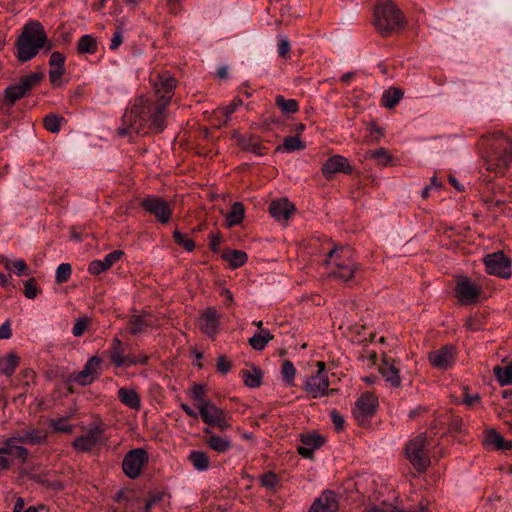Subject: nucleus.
I'll return each instance as SVG.
<instances>
[{"mask_svg": "<svg viewBox=\"0 0 512 512\" xmlns=\"http://www.w3.org/2000/svg\"><path fill=\"white\" fill-rule=\"evenodd\" d=\"M176 81L169 75H162L156 83V92L159 95V103L153 106L151 102L140 96L135 99L131 107L125 112L122 118V126L118 133L125 136L131 133L137 135L146 134L149 128L162 132L165 128L164 109L168 105L175 88Z\"/></svg>", "mask_w": 512, "mask_h": 512, "instance_id": "obj_1", "label": "nucleus"}, {"mask_svg": "<svg viewBox=\"0 0 512 512\" xmlns=\"http://www.w3.org/2000/svg\"><path fill=\"white\" fill-rule=\"evenodd\" d=\"M478 148L488 170L501 172L512 160V141L498 131L483 135Z\"/></svg>", "mask_w": 512, "mask_h": 512, "instance_id": "obj_2", "label": "nucleus"}, {"mask_svg": "<svg viewBox=\"0 0 512 512\" xmlns=\"http://www.w3.org/2000/svg\"><path fill=\"white\" fill-rule=\"evenodd\" d=\"M47 43L44 28L38 21H29L17 41V57L21 62L34 58Z\"/></svg>", "mask_w": 512, "mask_h": 512, "instance_id": "obj_3", "label": "nucleus"}, {"mask_svg": "<svg viewBox=\"0 0 512 512\" xmlns=\"http://www.w3.org/2000/svg\"><path fill=\"white\" fill-rule=\"evenodd\" d=\"M400 10L391 0H379L374 10V25L382 35L396 33L404 27Z\"/></svg>", "mask_w": 512, "mask_h": 512, "instance_id": "obj_4", "label": "nucleus"}, {"mask_svg": "<svg viewBox=\"0 0 512 512\" xmlns=\"http://www.w3.org/2000/svg\"><path fill=\"white\" fill-rule=\"evenodd\" d=\"M324 263L330 267L331 275L344 282L351 280L358 269L351 258L350 248L344 246L329 248Z\"/></svg>", "mask_w": 512, "mask_h": 512, "instance_id": "obj_5", "label": "nucleus"}, {"mask_svg": "<svg viewBox=\"0 0 512 512\" xmlns=\"http://www.w3.org/2000/svg\"><path fill=\"white\" fill-rule=\"evenodd\" d=\"M406 456L411 465L418 471L424 472L430 465L427 450V435L421 433L411 439L406 445Z\"/></svg>", "mask_w": 512, "mask_h": 512, "instance_id": "obj_6", "label": "nucleus"}, {"mask_svg": "<svg viewBox=\"0 0 512 512\" xmlns=\"http://www.w3.org/2000/svg\"><path fill=\"white\" fill-rule=\"evenodd\" d=\"M318 371L315 375L309 377L304 385V390L312 395L313 398L323 397L328 394H334L337 390L329 387V379L326 372V365L322 361L316 363Z\"/></svg>", "mask_w": 512, "mask_h": 512, "instance_id": "obj_7", "label": "nucleus"}, {"mask_svg": "<svg viewBox=\"0 0 512 512\" xmlns=\"http://www.w3.org/2000/svg\"><path fill=\"white\" fill-rule=\"evenodd\" d=\"M42 78V72H34L23 76L17 84L11 85L5 89V100L9 104H13L25 96L33 87L38 85Z\"/></svg>", "mask_w": 512, "mask_h": 512, "instance_id": "obj_8", "label": "nucleus"}, {"mask_svg": "<svg viewBox=\"0 0 512 512\" xmlns=\"http://www.w3.org/2000/svg\"><path fill=\"white\" fill-rule=\"evenodd\" d=\"M148 462V454L142 448L130 450L123 459V472L131 479L138 477L145 463Z\"/></svg>", "mask_w": 512, "mask_h": 512, "instance_id": "obj_9", "label": "nucleus"}, {"mask_svg": "<svg viewBox=\"0 0 512 512\" xmlns=\"http://www.w3.org/2000/svg\"><path fill=\"white\" fill-rule=\"evenodd\" d=\"M377 399L371 393L362 394L355 403L353 415L357 422L364 426L376 412Z\"/></svg>", "mask_w": 512, "mask_h": 512, "instance_id": "obj_10", "label": "nucleus"}, {"mask_svg": "<svg viewBox=\"0 0 512 512\" xmlns=\"http://www.w3.org/2000/svg\"><path fill=\"white\" fill-rule=\"evenodd\" d=\"M483 261L486 267V272L488 274L496 275L505 279L511 276V262L503 252L489 254L483 259Z\"/></svg>", "mask_w": 512, "mask_h": 512, "instance_id": "obj_11", "label": "nucleus"}, {"mask_svg": "<svg viewBox=\"0 0 512 512\" xmlns=\"http://www.w3.org/2000/svg\"><path fill=\"white\" fill-rule=\"evenodd\" d=\"M142 205L146 212L153 214L161 223L169 221L171 207L170 204L162 198L158 196H148L143 200Z\"/></svg>", "mask_w": 512, "mask_h": 512, "instance_id": "obj_12", "label": "nucleus"}, {"mask_svg": "<svg viewBox=\"0 0 512 512\" xmlns=\"http://www.w3.org/2000/svg\"><path fill=\"white\" fill-rule=\"evenodd\" d=\"M455 292L460 303L469 305L477 301L481 293V287L469 278L462 277L457 281Z\"/></svg>", "mask_w": 512, "mask_h": 512, "instance_id": "obj_13", "label": "nucleus"}, {"mask_svg": "<svg viewBox=\"0 0 512 512\" xmlns=\"http://www.w3.org/2000/svg\"><path fill=\"white\" fill-rule=\"evenodd\" d=\"M101 359L97 356L91 357L82 371L72 374L69 377V382H76L81 386L90 385L98 377V370L100 368Z\"/></svg>", "mask_w": 512, "mask_h": 512, "instance_id": "obj_14", "label": "nucleus"}, {"mask_svg": "<svg viewBox=\"0 0 512 512\" xmlns=\"http://www.w3.org/2000/svg\"><path fill=\"white\" fill-rule=\"evenodd\" d=\"M102 434L103 430L99 426H94L90 428L85 435L77 437L72 445L77 451L89 452L101 440Z\"/></svg>", "mask_w": 512, "mask_h": 512, "instance_id": "obj_15", "label": "nucleus"}, {"mask_svg": "<svg viewBox=\"0 0 512 512\" xmlns=\"http://www.w3.org/2000/svg\"><path fill=\"white\" fill-rule=\"evenodd\" d=\"M220 316L217 311L209 307L205 309L198 321L200 330L209 337H214L218 333Z\"/></svg>", "mask_w": 512, "mask_h": 512, "instance_id": "obj_16", "label": "nucleus"}, {"mask_svg": "<svg viewBox=\"0 0 512 512\" xmlns=\"http://www.w3.org/2000/svg\"><path fill=\"white\" fill-rule=\"evenodd\" d=\"M47 433L38 428L26 427L14 433L13 438L16 443L27 445H40L45 442Z\"/></svg>", "mask_w": 512, "mask_h": 512, "instance_id": "obj_17", "label": "nucleus"}, {"mask_svg": "<svg viewBox=\"0 0 512 512\" xmlns=\"http://www.w3.org/2000/svg\"><path fill=\"white\" fill-rule=\"evenodd\" d=\"M350 174L352 167L348 163V160L341 156L335 155L326 160L322 167V173L326 178H331L335 173Z\"/></svg>", "mask_w": 512, "mask_h": 512, "instance_id": "obj_18", "label": "nucleus"}, {"mask_svg": "<svg viewBox=\"0 0 512 512\" xmlns=\"http://www.w3.org/2000/svg\"><path fill=\"white\" fill-rule=\"evenodd\" d=\"M339 503L336 494L331 490H325L312 504L309 512H336Z\"/></svg>", "mask_w": 512, "mask_h": 512, "instance_id": "obj_19", "label": "nucleus"}, {"mask_svg": "<svg viewBox=\"0 0 512 512\" xmlns=\"http://www.w3.org/2000/svg\"><path fill=\"white\" fill-rule=\"evenodd\" d=\"M454 347L444 346L429 354V361L432 366L438 369H447L454 362Z\"/></svg>", "mask_w": 512, "mask_h": 512, "instance_id": "obj_20", "label": "nucleus"}, {"mask_svg": "<svg viewBox=\"0 0 512 512\" xmlns=\"http://www.w3.org/2000/svg\"><path fill=\"white\" fill-rule=\"evenodd\" d=\"M269 211L276 221H288L295 212V206L287 198H280L271 202Z\"/></svg>", "mask_w": 512, "mask_h": 512, "instance_id": "obj_21", "label": "nucleus"}, {"mask_svg": "<svg viewBox=\"0 0 512 512\" xmlns=\"http://www.w3.org/2000/svg\"><path fill=\"white\" fill-rule=\"evenodd\" d=\"M123 252L121 250H114L107 254L102 260H94L89 264L88 271L93 275H99L100 273L108 270L118 260H120Z\"/></svg>", "mask_w": 512, "mask_h": 512, "instance_id": "obj_22", "label": "nucleus"}, {"mask_svg": "<svg viewBox=\"0 0 512 512\" xmlns=\"http://www.w3.org/2000/svg\"><path fill=\"white\" fill-rule=\"evenodd\" d=\"M302 446L297 448L298 453L305 457L311 458L314 451L323 445V438L313 434H302L301 435Z\"/></svg>", "mask_w": 512, "mask_h": 512, "instance_id": "obj_23", "label": "nucleus"}, {"mask_svg": "<svg viewBox=\"0 0 512 512\" xmlns=\"http://www.w3.org/2000/svg\"><path fill=\"white\" fill-rule=\"evenodd\" d=\"M205 442L212 450L218 453H225L231 448V440L228 437L219 436L212 433L210 428H205Z\"/></svg>", "mask_w": 512, "mask_h": 512, "instance_id": "obj_24", "label": "nucleus"}, {"mask_svg": "<svg viewBox=\"0 0 512 512\" xmlns=\"http://www.w3.org/2000/svg\"><path fill=\"white\" fill-rule=\"evenodd\" d=\"M379 372L392 387L398 388L401 385V378L399 370L393 363H390L387 359L383 360V363L379 367Z\"/></svg>", "mask_w": 512, "mask_h": 512, "instance_id": "obj_25", "label": "nucleus"}, {"mask_svg": "<svg viewBox=\"0 0 512 512\" xmlns=\"http://www.w3.org/2000/svg\"><path fill=\"white\" fill-rule=\"evenodd\" d=\"M109 357L115 367H126L129 355H125L123 344L119 338L113 339Z\"/></svg>", "mask_w": 512, "mask_h": 512, "instance_id": "obj_26", "label": "nucleus"}, {"mask_svg": "<svg viewBox=\"0 0 512 512\" xmlns=\"http://www.w3.org/2000/svg\"><path fill=\"white\" fill-rule=\"evenodd\" d=\"M222 258L228 263L231 269H237L243 266L248 260V256L244 251L234 249L224 250Z\"/></svg>", "mask_w": 512, "mask_h": 512, "instance_id": "obj_27", "label": "nucleus"}, {"mask_svg": "<svg viewBox=\"0 0 512 512\" xmlns=\"http://www.w3.org/2000/svg\"><path fill=\"white\" fill-rule=\"evenodd\" d=\"M119 400L127 407L133 410H139L141 401L138 393L129 388L122 387L118 390Z\"/></svg>", "mask_w": 512, "mask_h": 512, "instance_id": "obj_28", "label": "nucleus"}, {"mask_svg": "<svg viewBox=\"0 0 512 512\" xmlns=\"http://www.w3.org/2000/svg\"><path fill=\"white\" fill-rule=\"evenodd\" d=\"M200 416L202 421L206 424H212L215 422L220 416H222L225 411L215 406L211 401L209 403L203 404L199 409Z\"/></svg>", "mask_w": 512, "mask_h": 512, "instance_id": "obj_29", "label": "nucleus"}, {"mask_svg": "<svg viewBox=\"0 0 512 512\" xmlns=\"http://www.w3.org/2000/svg\"><path fill=\"white\" fill-rule=\"evenodd\" d=\"M241 374L246 386L256 388L261 385L263 373L260 368L252 367L251 370H243Z\"/></svg>", "mask_w": 512, "mask_h": 512, "instance_id": "obj_30", "label": "nucleus"}, {"mask_svg": "<svg viewBox=\"0 0 512 512\" xmlns=\"http://www.w3.org/2000/svg\"><path fill=\"white\" fill-rule=\"evenodd\" d=\"M19 364V357L15 353L0 358V372L6 376H11Z\"/></svg>", "mask_w": 512, "mask_h": 512, "instance_id": "obj_31", "label": "nucleus"}, {"mask_svg": "<svg viewBox=\"0 0 512 512\" xmlns=\"http://www.w3.org/2000/svg\"><path fill=\"white\" fill-rule=\"evenodd\" d=\"M403 97V91L399 88H390L384 91L382 95V104L386 108H394L401 98Z\"/></svg>", "mask_w": 512, "mask_h": 512, "instance_id": "obj_32", "label": "nucleus"}, {"mask_svg": "<svg viewBox=\"0 0 512 512\" xmlns=\"http://www.w3.org/2000/svg\"><path fill=\"white\" fill-rule=\"evenodd\" d=\"M366 158L373 159L377 165L386 167L392 162L389 152L384 148L367 151Z\"/></svg>", "mask_w": 512, "mask_h": 512, "instance_id": "obj_33", "label": "nucleus"}, {"mask_svg": "<svg viewBox=\"0 0 512 512\" xmlns=\"http://www.w3.org/2000/svg\"><path fill=\"white\" fill-rule=\"evenodd\" d=\"M272 339L273 335L268 330H262V332L254 334L249 339V344L253 349L260 351L263 350Z\"/></svg>", "mask_w": 512, "mask_h": 512, "instance_id": "obj_34", "label": "nucleus"}, {"mask_svg": "<svg viewBox=\"0 0 512 512\" xmlns=\"http://www.w3.org/2000/svg\"><path fill=\"white\" fill-rule=\"evenodd\" d=\"M189 460L192 462L194 468L198 471H205L209 468L210 460L205 452L192 451L189 454Z\"/></svg>", "mask_w": 512, "mask_h": 512, "instance_id": "obj_35", "label": "nucleus"}, {"mask_svg": "<svg viewBox=\"0 0 512 512\" xmlns=\"http://www.w3.org/2000/svg\"><path fill=\"white\" fill-rule=\"evenodd\" d=\"M244 214L245 209L242 203L235 202L226 214L227 224H241Z\"/></svg>", "mask_w": 512, "mask_h": 512, "instance_id": "obj_36", "label": "nucleus"}, {"mask_svg": "<svg viewBox=\"0 0 512 512\" xmlns=\"http://www.w3.org/2000/svg\"><path fill=\"white\" fill-rule=\"evenodd\" d=\"M486 442L493 445L498 450H509L512 448V441L505 440L499 433L490 431L486 437Z\"/></svg>", "mask_w": 512, "mask_h": 512, "instance_id": "obj_37", "label": "nucleus"}, {"mask_svg": "<svg viewBox=\"0 0 512 512\" xmlns=\"http://www.w3.org/2000/svg\"><path fill=\"white\" fill-rule=\"evenodd\" d=\"M493 371L495 377L502 386L512 383V361L506 366L494 367Z\"/></svg>", "mask_w": 512, "mask_h": 512, "instance_id": "obj_38", "label": "nucleus"}, {"mask_svg": "<svg viewBox=\"0 0 512 512\" xmlns=\"http://www.w3.org/2000/svg\"><path fill=\"white\" fill-rule=\"evenodd\" d=\"M275 103L277 107L286 114L296 113L298 111V102L294 99H285L283 96H276Z\"/></svg>", "mask_w": 512, "mask_h": 512, "instance_id": "obj_39", "label": "nucleus"}, {"mask_svg": "<svg viewBox=\"0 0 512 512\" xmlns=\"http://www.w3.org/2000/svg\"><path fill=\"white\" fill-rule=\"evenodd\" d=\"M78 50L81 53H94L97 50V43L91 35H83L79 40Z\"/></svg>", "mask_w": 512, "mask_h": 512, "instance_id": "obj_40", "label": "nucleus"}, {"mask_svg": "<svg viewBox=\"0 0 512 512\" xmlns=\"http://www.w3.org/2000/svg\"><path fill=\"white\" fill-rule=\"evenodd\" d=\"M2 264L7 270H14L17 275L25 274L28 270L27 264L24 260L10 261L8 258L2 259Z\"/></svg>", "mask_w": 512, "mask_h": 512, "instance_id": "obj_41", "label": "nucleus"}, {"mask_svg": "<svg viewBox=\"0 0 512 512\" xmlns=\"http://www.w3.org/2000/svg\"><path fill=\"white\" fill-rule=\"evenodd\" d=\"M364 512H403L395 506L387 503H381V505H372L367 507ZM410 512H426V508L421 506L419 509Z\"/></svg>", "mask_w": 512, "mask_h": 512, "instance_id": "obj_42", "label": "nucleus"}, {"mask_svg": "<svg viewBox=\"0 0 512 512\" xmlns=\"http://www.w3.org/2000/svg\"><path fill=\"white\" fill-rule=\"evenodd\" d=\"M304 148V145L299 137L290 136L284 139L283 145L279 147V150H283L286 152H293L297 150H301Z\"/></svg>", "mask_w": 512, "mask_h": 512, "instance_id": "obj_43", "label": "nucleus"}, {"mask_svg": "<svg viewBox=\"0 0 512 512\" xmlns=\"http://www.w3.org/2000/svg\"><path fill=\"white\" fill-rule=\"evenodd\" d=\"M190 395L191 397L198 402V408L205 404L209 403V400L205 399L206 396V388L204 385L201 384H194L192 388L190 389Z\"/></svg>", "mask_w": 512, "mask_h": 512, "instance_id": "obj_44", "label": "nucleus"}, {"mask_svg": "<svg viewBox=\"0 0 512 512\" xmlns=\"http://www.w3.org/2000/svg\"><path fill=\"white\" fill-rule=\"evenodd\" d=\"M62 122V117L55 114H49L44 119V126L48 131L56 133L60 130Z\"/></svg>", "mask_w": 512, "mask_h": 512, "instance_id": "obj_45", "label": "nucleus"}, {"mask_svg": "<svg viewBox=\"0 0 512 512\" xmlns=\"http://www.w3.org/2000/svg\"><path fill=\"white\" fill-rule=\"evenodd\" d=\"M128 324H129L130 333L133 335H136V334L144 331L145 327L147 326L145 320L139 315L131 316L128 321Z\"/></svg>", "mask_w": 512, "mask_h": 512, "instance_id": "obj_46", "label": "nucleus"}, {"mask_svg": "<svg viewBox=\"0 0 512 512\" xmlns=\"http://www.w3.org/2000/svg\"><path fill=\"white\" fill-rule=\"evenodd\" d=\"M72 268L68 263H62L56 270L55 280L58 284L67 282L71 276Z\"/></svg>", "mask_w": 512, "mask_h": 512, "instance_id": "obj_47", "label": "nucleus"}, {"mask_svg": "<svg viewBox=\"0 0 512 512\" xmlns=\"http://www.w3.org/2000/svg\"><path fill=\"white\" fill-rule=\"evenodd\" d=\"M65 73L64 66L63 67H51L49 70V78L50 82L54 87H60L64 84L62 77Z\"/></svg>", "mask_w": 512, "mask_h": 512, "instance_id": "obj_48", "label": "nucleus"}, {"mask_svg": "<svg viewBox=\"0 0 512 512\" xmlns=\"http://www.w3.org/2000/svg\"><path fill=\"white\" fill-rule=\"evenodd\" d=\"M69 417H62L58 419H52L50 426L57 432L71 433L72 426L68 422Z\"/></svg>", "mask_w": 512, "mask_h": 512, "instance_id": "obj_49", "label": "nucleus"}, {"mask_svg": "<svg viewBox=\"0 0 512 512\" xmlns=\"http://www.w3.org/2000/svg\"><path fill=\"white\" fill-rule=\"evenodd\" d=\"M173 237L175 242L182 246L186 251L191 252L194 250L195 243L191 239L186 238V236L180 233L178 230L173 232Z\"/></svg>", "mask_w": 512, "mask_h": 512, "instance_id": "obj_50", "label": "nucleus"}, {"mask_svg": "<svg viewBox=\"0 0 512 512\" xmlns=\"http://www.w3.org/2000/svg\"><path fill=\"white\" fill-rule=\"evenodd\" d=\"M281 373H282L284 380L288 384H292L295 374H296V369H295L293 363L289 360L284 361V363L282 365Z\"/></svg>", "mask_w": 512, "mask_h": 512, "instance_id": "obj_51", "label": "nucleus"}, {"mask_svg": "<svg viewBox=\"0 0 512 512\" xmlns=\"http://www.w3.org/2000/svg\"><path fill=\"white\" fill-rule=\"evenodd\" d=\"M260 482L263 487L273 489L278 484L279 477L274 472L269 471L260 477Z\"/></svg>", "mask_w": 512, "mask_h": 512, "instance_id": "obj_52", "label": "nucleus"}, {"mask_svg": "<svg viewBox=\"0 0 512 512\" xmlns=\"http://www.w3.org/2000/svg\"><path fill=\"white\" fill-rule=\"evenodd\" d=\"M90 324V319L86 316L79 318L72 330V333L75 337H80L84 334L85 330Z\"/></svg>", "mask_w": 512, "mask_h": 512, "instance_id": "obj_53", "label": "nucleus"}, {"mask_svg": "<svg viewBox=\"0 0 512 512\" xmlns=\"http://www.w3.org/2000/svg\"><path fill=\"white\" fill-rule=\"evenodd\" d=\"M24 295L28 299H34L38 294L35 278L28 279L24 284Z\"/></svg>", "mask_w": 512, "mask_h": 512, "instance_id": "obj_54", "label": "nucleus"}, {"mask_svg": "<svg viewBox=\"0 0 512 512\" xmlns=\"http://www.w3.org/2000/svg\"><path fill=\"white\" fill-rule=\"evenodd\" d=\"M11 456H14L17 459H20L22 462H25L28 459L29 452L22 446L21 443H15V447L11 448Z\"/></svg>", "mask_w": 512, "mask_h": 512, "instance_id": "obj_55", "label": "nucleus"}, {"mask_svg": "<svg viewBox=\"0 0 512 512\" xmlns=\"http://www.w3.org/2000/svg\"><path fill=\"white\" fill-rule=\"evenodd\" d=\"M149 361V357L146 354L129 355L126 367H130L133 365L141 364L147 365Z\"/></svg>", "mask_w": 512, "mask_h": 512, "instance_id": "obj_56", "label": "nucleus"}, {"mask_svg": "<svg viewBox=\"0 0 512 512\" xmlns=\"http://www.w3.org/2000/svg\"><path fill=\"white\" fill-rule=\"evenodd\" d=\"M290 50V43L285 36H278V54L281 57H284L288 54Z\"/></svg>", "mask_w": 512, "mask_h": 512, "instance_id": "obj_57", "label": "nucleus"}, {"mask_svg": "<svg viewBox=\"0 0 512 512\" xmlns=\"http://www.w3.org/2000/svg\"><path fill=\"white\" fill-rule=\"evenodd\" d=\"M65 62V57L60 52H53L51 54L49 65L51 67H63Z\"/></svg>", "mask_w": 512, "mask_h": 512, "instance_id": "obj_58", "label": "nucleus"}, {"mask_svg": "<svg viewBox=\"0 0 512 512\" xmlns=\"http://www.w3.org/2000/svg\"><path fill=\"white\" fill-rule=\"evenodd\" d=\"M216 366H217V370L220 373L225 374L230 370L231 363L225 356L221 355L217 358Z\"/></svg>", "mask_w": 512, "mask_h": 512, "instance_id": "obj_59", "label": "nucleus"}, {"mask_svg": "<svg viewBox=\"0 0 512 512\" xmlns=\"http://www.w3.org/2000/svg\"><path fill=\"white\" fill-rule=\"evenodd\" d=\"M230 418L227 417V414L224 413L222 416H220L215 422H213L211 425H214L218 427L220 430L224 431L231 427L230 424Z\"/></svg>", "mask_w": 512, "mask_h": 512, "instance_id": "obj_60", "label": "nucleus"}, {"mask_svg": "<svg viewBox=\"0 0 512 512\" xmlns=\"http://www.w3.org/2000/svg\"><path fill=\"white\" fill-rule=\"evenodd\" d=\"M163 498V495L161 493H156L152 495L147 501L144 506V512H150L153 505H155L157 502H160Z\"/></svg>", "mask_w": 512, "mask_h": 512, "instance_id": "obj_61", "label": "nucleus"}, {"mask_svg": "<svg viewBox=\"0 0 512 512\" xmlns=\"http://www.w3.org/2000/svg\"><path fill=\"white\" fill-rule=\"evenodd\" d=\"M15 443L13 436L7 439L0 447V454L11 455V448L15 447Z\"/></svg>", "mask_w": 512, "mask_h": 512, "instance_id": "obj_62", "label": "nucleus"}, {"mask_svg": "<svg viewBox=\"0 0 512 512\" xmlns=\"http://www.w3.org/2000/svg\"><path fill=\"white\" fill-rule=\"evenodd\" d=\"M242 104L241 100L232 102L228 106L223 108V113L226 116V120L230 118V116L237 110V108Z\"/></svg>", "mask_w": 512, "mask_h": 512, "instance_id": "obj_63", "label": "nucleus"}, {"mask_svg": "<svg viewBox=\"0 0 512 512\" xmlns=\"http://www.w3.org/2000/svg\"><path fill=\"white\" fill-rule=\"evenodd\" d=\"M465 328L470 331H479L482 329L481 323L475 318H468L465 322Z\"/></svg>", "mask_w": 512, "mask_h": 512, "instance_id": "obj_64", "label": "nucleus"}]
</instances>
